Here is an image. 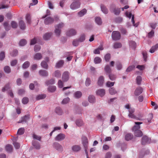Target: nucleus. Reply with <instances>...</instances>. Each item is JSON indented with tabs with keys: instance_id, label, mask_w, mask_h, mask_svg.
I'll return each instance as SVG.
<instances>
[{
	"instance_id": "1",
	"label": "nucleus",
	"mask_w": 158,
	"mask_h": 158,
	"mask_svg": "<svg viewBox=\"0 0 158 158\" xmlns=\"http://www.w3.org/2000/svg\"><path fill=\"white\" fill-rule=\"evenodd\" d=\"M142 123V122H135V124L136 125H135L133 127L132 130L134 132V135L136 137H141L143 135L142 132L139 130L140 128L139 125Z\"/></svg>"
},
{
	"instance_id": "2",
	"label": "nucleus",
	"mask_w": 158,
	"mask_h": 158,
	"mask_svg": "<svg viewBox=\"0 0 158 158\" xmlns=\"http://www.w3.org/2000/svg\"><path fill=\"white\" fill-rule=\"evenodd\" d=\"M64 26V24L61 23L55 27V33L57 36H60L61 33L60 29L63 27Z\"/></svg>"
},
{
	"instance_id": "3",
	"label": "nucleus",
	"mask_w": 158,
	"mask_h": 158,
	"mask_svg": "<svg viewBox=\"0 0 158 158\" xmlns=\"http://www.w3.org/2000/svg\"><path fill=\"white\" fill-rule=\"evenodd\" d=\"M135 110L133 108H130L128 110L129 114H128V116L130 118H133L137 120H140V119L139 117H137L134 114V113L135 112Z\"/></svg>"
},
{
	"instance_id": "4",
	"label": "nucleus",
	"mask_w": 158,
	"mask_h": 158,
	"mask_svg": "<svg viewBox=\"0 0 158 158\" xmlns=\"http://www.w3.org/2000/svg\"><path fill=\"white\" fill-rule=\"evenodd\" d=\"M111 36L113 40H119L120 38V32L118 31H114L112 33Z\"/></svg>"
},
{
	"instance_id": "5",
	"label": "nucleus",
	"mask_w": 158,
	"mask_h": 158,
	"mask_svg": "<svg viewBox=\"0 0 158 158\" xmlns=\"http://www.w3.org/2000/svg\"><path fill=\"white\" fill-rule=\"evenodd\" d=\"M82 143L85 148V150L86 152V150L88 148V140L87 138L85 136L82 137Z\"/></svg>"
},
{
	"instance_id": "6",
	"label": "nucleus",
	"mask_w": 158,
	"mask_h": 158,
	"mask_svg": "<svg viewBox=\"0 0 158 158\" xmlns=\"http://www.w3.org/2000/svg\"><path fill=\"white\" fill-rule=\"evenodd\" d=\"M80 3L79 2H73L70 5V8L73 10L76 9L80 7Z\"/></svg>"
},
{
	"instance_id": "7",
	"label": "nucleus",
	"mask_w": 158,
	"mask_h": 158,
	"mask_svg": "<svg viewBox=\"0 0 158 158\" xmlns=\"http://www.w3.org/2000/svg\"><path fill=\"white\" fill-rule=\"evenodd\" d=\"M53 146L54 148L58 151H63V148L62 146L57 142L54 143Z\"/></svg>"
},
{
	"instance_id": "8",
	"label": "nucleus",
	"mask_w": 158,
	"mask_h": 158,
	"mask_svg": "<svg viewBox=\"0 0 158 158\" xmlns=\"http://www.w3.org/2000/svg\"><path fill=\"white\" fill-rule=\"evenodd\" d=\"M69 73L68 72H64L62 75V78L63 81L64 82H66L69 79Z\"/></svg>"
},
{
	"instance_id": "9",
	"label": "nucleus",
	"mask_w": 158,
	"mask_h": 158,
	"mask_svg": "<svg viewBox=\"0 0 158 158\" xmlns=\"http://www.w3.org/2000/svg\"><path fill=\"white\" fill-rule=\"evenodd\" d=\"M77 32L76 31L73 29L68 30L66 32V35L70 37L76 35Z\"/></svg>"
},
{
	"instance_id": "10",
	"label": "nucleus",
	"mask_w": 158,
	"mask_h": 158,
	"mask_svg": "<svg viewBox=\"0 0 158 158\" xmlns=\"http://www.w3.org/2000/svg\"><path fill=\"white\" fill-rule=\"evenodd\" d=\"M54 21L53 18L51 17H48L45 19L44 23L45 24L48 25L53 23Z\"/></svg>"
},
{
	"instance_id": "11",
	"label": "nucleus",
	"mask_w": 158,
	"mask_h": 158,
	"mask_svg": "<svg viewBox=\"0 0 158 158\" xmlns=\"http://www.w3.org/2000/svg\"><path fill=\"white\" fill-rule=\"evenodd\" d=\"M143 88L140 87H137L134 92V94L135 96H137L143 92Z\"/></svg>"
},
{
	"instance_id": "12",
	"label": "nucleus",
	"mask_w": 158,
	"mask_h": 158,
	"mask_svg": "<svg viewBox=\"0 0 158 158\" xmlns=\"http://www.w3.org/2000/svg\"><path fill=\"white\" fill-rule=\"evenodd\" d=\"M65 138V135L64 134L62 133L58 135L55 137V140L57 141H60L63 140Z\"/></svg>"
},
{
	"instance_id": "13",
	"label": "nucleus",
	"mask_w": 158,
	"mask_h": 158,
	"mask_svg": "<svg viewBox=\"0 0 158 158\" xmlns=\"http://www.w3.org/2000/svg\"><path fill=\"white\" fill-rule=\"evenodd\" d=\"M150 140V139L147 136H144L142 137V144L143 145H145L146 143H149Z\"/></svg>"
},
{
	"instance_id": "14",
	"label": "nucleus",
	"mask_w": 158,
	"mask_h": 158,
	"mask_svg": "<svg viewBox=\"0 0 158 158\" xmlns=\"http://www.w3.org/2000/svg\"><path fill=\"white\" fill-rule=\"evenodd\" d=\"M39 73L40 75L43 77H47L48 75V72L47 71L42 69L39 71Z\"/></svg>"
},
{
	"instance_id": "15",
	"label": "nucleus",
	"mask_w": 158,
	"mask_h": 158,
	"mask_svg": "<svg viewBox=\"0 0 158 158\" xmlns=\"http://www.w3.org/2000/svg\"><path fill=\"white\" fill-rule=\"evenodd\" d=\"M76 125L78 127H81L84 125V123L81 119H77L75 122Z\"/></svg>"
},
{
	"instance_id": "16",
	"label": "nucleus",
	"mask_w": 158,
	"mask_h": 158,
	"mask_svg": "<svg viewBox=\"0 0 158 158\" xmlns=\"http://www.w3.org/2000/svg\"><path fill=\"white\" fill-rule=\"evenodd\" d=\"M32 145L34 148L37 149H39L40 148V143L35 141L33 140L32 142Z\"/></svg>"
},
{
	"instance_id": "17",
	"label": "nucleus",
	"mask_w": 158,
	"mask_h": 158,
	"mask_svg": "<svg viewBox=\"0 0 158 158\" xmlns=\"http://www.w3.org/2000/svg\"><path fill=\"white\" fill-rule=\"evenodd\" d=\"M97 94L101 97L103 96L105 94V91L104 89H101L98 90L97 91Z\"/></svg>"
},
{
	"instance_id": "18",
	"label": "nucleus",
	"mask_w": 158,
	"mask_h": 158,
	"mask_svg": "<svg viewBox=\"0 0 158 158\" xmlns=\"http://www.w3.org/2000/svg\"><path fill=\"white\" fill-rule=\"evenodd\" d=\"M29 117L28 116L25 115L22 117L21 120H19L18 122L19 123H22L23 122H26L27 120L29 119Z\"/></svg>"
},
{
	"instance_id": "19",
	"label": "nucleus",
	"mask_w": 158,
	"mask_h": 158,
	"mask_svg": "<svg viewBox=\"0 0 158 158\" xmlns=\"http://www.w3.org/2000/svg\"><path fill=\"white\" fill-rule=\"evenodd\" d=\"M104 81V77L103 76H101L98 78V85L100 86L102 85Z\"/></svg>"
},
{
	"instance_id": "20",
	"label": "nucleus",
	"mask_w": 158,
	"mask_h": 158,
	"mask_svg": "<svg viewBox=\"0 0 158 158\" xmlns=\"http://www.w3.org/2000/svg\"><path fill=\"white\" fill-rule=\"evenodd\" d=\"M110 10L112 12L114 13L115 15H118L120 12V8L116 9L114 8L113 9L111 8Z\"/></svg>"
},
{
	"instance_id": "21",
	"label": "nucleus",
	"mask_w": 158,
	"mask_h": 158,
	"mask_svg": "<svg viewBox=\"0 0 158 158\" xmlns=\"http://www.w3.org/2000/svg\"><path fill=\"white\" fill-rule=\"evenodd\" d=\"M6 150L7 152H11L13 150V147L11 145L7 144L6 146Z\"/></svg>"
},
{
	"instance_id": "22",
	"label": "nucleus",
	"mask_w": 158,
	"mask_h": 158,
	"mask_svg": "<svg viewBox=\"0 0 158 158\" xmlns=\"http://www.w3.org/2000/svg\"><path fill=\"white\" fill-rule=\"evenodd\" d=\"M42 58V56L40 53H36L34 57V59L35 60H40Z\"/></svg>"
},
{
	"instance_id": "23",
	"label": "nucleus",
	"mask_w": 158,
	"mask_h": 158,
	"mask_svg": "<svg viewBox=\"0 0 158 158\" xmlns=\"http://www.w3.org/2000/svg\"><path fill=\"white\" fill-rule=\"evenodd\" d=\"M104 70L107 74L110 73L111 72V69L110 66L108 65H106L104 68Z\"/></svg>"
},
{
	"instance_id": "24",
	"label": "nucleus",
	"mask_w": 158,
	"mask_h": 158,
	"mask_svg": "<svg viewBox=\"0 0 158 158\" xmlns=\"http://www.w3.org/2000/svg\"><path fill=\"white\" fill-rule=\"evenodd\" d=\"M19 25L21 29L23 30L25 29L26 27L25 24L23 21L20 20L19 22Z\"/></svg>"
},
{
	"instance_id": "25",
	"label": "nucleus",
	"mask_w": 158,
	"mask_h": 158,
	"mask_svg": "<svg viewBox=\"0 0 158 158\" xmlns=\"http://www.w3.org/2000/svg\"><path fill=\"white\" fill-rule=\"evenodd\" d=\"M158 48V44H156L154 46L152 47L150 50V52L151 53H154Z\"/></svg>"
},
{
	"instance_id": "26",
	"label": "nucleus",
	"mask_w": 158,
	"mask_h": 158,
	"mask_svg": "<svg viewBox=\"0 0 158 158\" xmlns=\"http://www.w3.org/2000/svg\"><path fill=\"white\" fill-rule=\"evenodd\" d=\"M86 12V10L85 9H84L78 13V15L80 17H82L85 14Z\"/></svg>"
},
{
	"instance_id": "27",
	"label": "nucleus",
	"mask_w": 158,
	"mask_h": 158,
	"mask_svg": "<svg viewBox=\"0 0 158 158\" xmlns=\"http://www.w3.org/2000/svg\"><path fill=\"white\" fill-rule=\"evenodd\" d=\"M133 137V135L131 133H128L125 136V139L127 141H129L131 140Z\"/></svg>"
},
{
	"instance_id": "28",
	"label": "nucleus",
	"mask_w": 158,
	"mask_h": 158,
	"mask_svg": "<svg viewBox=\"0 0 158 158\" xmlns=\"http://www.w3.org/2000/svg\"><path fill=\"white\" fill-rule=\"evenodd\" d=\"M101 8L102 12L105 14H107L108 13V10L106 7L102 4L101 5Z\"/></svg>"
},
{
	"instance_id": "29",
	"label": "nucleus",
	"mask_w": 158,
	"mask_h": 158,
	"mask_svg": "<svg viewBox=\"0 0 158 158\" xmlns=\"http://www.w3.org/2000/svg\"><path fill=\"white\" fill-rule=\"evenodd\" d=\"M81 147L79 145H75L72 146V149L74 152H78L80 151L81 149Z\"/></svg>"
},
{
	"instance_id": "30",
	"label": "nucleus",
	"mask_w": 158,
	"mask_h": 158,
	"mask_svg": "<svg viewBox=\"0 0 158 158\" xmlns=\"http://www.w3.org/2000/svg\"><path fill=\"white\" fill-rule=\"evenodd\" d=\"M52 34L51 33H45L43 36V38L45 40H48L51 36Z\"/></svg>"
},
{
	"instance_id": "31",
	"label": "nucleus",
	"mask_w": 158,
	"mask_h": 158,
	"mask_svg": "<svg viewBox=\"0 0 158 158\" xmlns=\"http://www.w3.org/2000/svg\"><path fill=\"white\" fill-rule=\"evenodd\" d=\"M56 113L58 115H61L63 113V111L61 109L60 107H56L55 110Z\"/></svg>"
},
{
	"instance_id": "32",
	"label": "nucleus",
	"mask_w": 158,
	"mask_h": 158,
	"mask_svg": "<svg viewBox=\"0 0 158 158\" xmlns=\"http://www.w3.org/2000/svg\"><path fill=\"white\" fill-rule=\"evenodd\" d=\"M61 73L59 70H57L55 71L53 76L57 78H59L60 77Z\"/></svg>"
},
{
	"instance_id": "33",
	"label": "nucleus",
	"mask_w": 158,
	"mask_h": 158,
	"mask_svg": "<svg viewBox=\"0 0 158 158\" xmlns=\"http://www.w3.org/2000/svg\"><path fill=\"white\" fill-rule=\"evenodd\" d=\"M88 100L89 102L92 103H94L95 102V98L94 96L89 95L88 97Z\"/></svg>"
},
{
	"instance_id": "34",
	"label": "nucleus",
	"mask_w": 158,
	"mask_h": 158,
	"mask_svg": "<svg viewBox=\"0 0 158 158\" xmlns=\"http://www.w3.org/2000/svg\"><path fill=\"white\" fill-rule=\"evenodd\" d=\"M55 81L54 79H52L49 80L45 82V84L47 85L53 84L55 83Z\"/></svg>"
},
{
	"instance_id": "35",
	"label": "nucleus",
	"mask_w": 158,
	"mask_h": 158,
	"mask_svg": "<svg viewBox=\"0 0 158 158\" xmlns=\"http://www.w3.org/2000/svg\"><path fill=\"white\" fill-rule=\"evenodd\" d=\"M109 91L111 95H114L117 93V91L113 87L110 88L109 89Z\"/></svg>"
},
{
	"instance_id": "36",
	"label": "nucleus",
	"mask_w": 158,
	"mask_h": 158,
	"mask_svg": "<svg viewBox=\"0 0 158 158\" xmlns=\"http://www.w3.org/2000/svg\"><path fill=\"white\" fill-rule=\"evenodd\" d=\"M130 47L133 49H135L136 47V44L135 42L133 41H130L129 42Z\"/></svg>"
},
{
	"instance_id": "37",
	"label": "nucleus",
	"mask_w": 158,
	"mask_h": 158,
	"mask_svg": "<svg viewBox=\"0 0 158 158\" xmlns=\"http://www.w3.org/2000/svg\"><path fill=\"white\" fill-rule=\"evenodd\" d=\"M56 89V87L55 86H49L48 88V90L51 92H54Z\"/></svg>"
},
{
	"instance_id": "38",
	"label": "nucleus",
	"mask_w": 158,
	"mask_h": 158,
	"mask_svg": "<svg viewBox=\"0 0 158 158\" xmlns=\"http://www.w3.org/2000/svg\"><path fill=\"white\" fill-rule=\"evenodd\" d=\"M74 96L76 98H80L82 95V94L81 92L79 91H77L75 93Z\"/></svg>"
},
{
	"instance_id": "39",
	"label": "nucleus",
	"mask_w": 158,
	"mask_h": 158,
	"mask_svg": "<svg viewBox=\"0 0 158 158\" xmlns=\"http://www.w3.org/2000/svg\"><path fill=\"white\" fill-rule=\"evenodd\" d=\"M108 75L109 79L111 81L115 80L116 78V76L113 74L110 73Z\"/></svg>"
},
{
	"instance_id": "40",
	"label": "nucleus",
	"mask_w": 158,
	"mask_h": 158,
	"mask_svg": "<svg viewBox=\"0 0 158 158\" xmlns=\"http://www.w3.org/2000/svg\"><path fill=\"white\" fill-rule=\"evenodd\" d=\"M26 19L27 23L29 24L31 23V17L29 14H27L26 16Z\"/></svg>"
},
{
	"instance_id": "41",
	"label": "nucleus",
	"mask_w": 158,
	"mask_h": 158,
	"mask_svg": "<svg viewBox=\"0 0 158 158\" xmlns=\"http://www.w3.org/2000/svg\"><path fill=\"white\" fill-rule=\"evenodd\" d=\"M64 63V61L63 60H60L56 63V67L58 68H59L62 66L63 65Z\"/></svg>"
},
{
	"instance_id": "42",
	"label": "nucleus",
	"mask_w": 158,
	"mask_h": 158,
	"mask_svg": "<svg viewBox=\"0 0 158 158\" xmlns=\"http://www.w3.org/2000/svg\"><path fill=\"white\" fill-rule=\"evenodd\" d=\"M95 21L96 23L99 25H101L102 23L101 19L99 17H96L95 18Z\"/></svg>"
},
{
	"instance_id": "43",
	"label": "nucleus",
	"mask_w": 158,
	"mask_h": 158,
	"mask_svg": "<svg viewBox=\"0 0 158 158\" xmlns=\"http://www.w3.org/2000/svg\"><path fill=\"white\" fill-rule=\"evenodd\" d=\"M41 65L42 68L45 69H48V65L46 62L44 61H42L41 63Z\"/></svg>"
},
{
	"instance_id": "44",
	"label": "nucleus",
	"mask_w": 158,
	"mask_h": 158,
	"mask_svg": "<svg viewBox=\"0 0 158 158\" xmlns=\"http://www.w3.org/2000/svg\"><path fill=\"white\" fill-rule=\"evenodd\" d=\"M114 21L116 23H121L123 21V18L120 17H118L115 18L114 19Z\"/></svg>"
},
{
	"instance_id": "45",
	"label": "nucleus",
	"mask_w": 158,
	"mask_h": 158,
	"mask_svg": "<svg viewBox=\"0 0 158 158\" xmlns=\"http://www.w3.org/2000/svg\"><path fill=\"white\" fill-rule=\"evenodd\" d=\"M46 95L45 94H42L38 95L36 97V99L37 100H39L41 99H43L45 98Z\"/></svg>"
},
{
	"instance_id": "46",
	"label": "nucleus",
	"mask_w": 158,
	"mask_h": 158,
	"mask_svg": "<svg viewBox=\"0 0 158 158\" xmlns=\"http://www.w3.org/2000/svg\"><path fill=\"white\" fill-rule=\"evenodd\" d=\"M122 44L120 43L116 42L115 43L114 45V48H118L121 47Z\"/></svg>"
},
{
	"instance_id": "47",
	"label": "nucleus",
	"mask_w": 158,
	"mask_h": 158,
	"mask_svg": "<svg viewBox=\"0 0 158 158\" xmlns=\"http://www.w3.org/2000/svg\"><path fill=\"white\" fill-rule=\"evenodd\" d=\"M80 42H82L85 40V35L84 34L81 35L79 38L78 39Z\"/></svg>"
},
{
	"instance_id": "48",
	"label": "nucleus",
	"mask_w": 158,
	"mask_h": 158,
	"mask_svg": "<svg viewBox=\"0 0 158 158\" xmlns=\"http://www.w3.org/2000/svg\"><path fill=\"white\" fill-rule=\"evenodd\" d=\"M116 66L118 70H120L122 68V65L119 62H117L116 63Z\"/></svg>"
},
{
	"instance_id": "49",
	"label": "nucleus",
	"mask_w": 158,
	"mask_h": 158,
	"mask_svg": "<svg viewBox=\"0 0 158 158\" xmlns=\"http://www.w3.org/2000/svg\"><path fill=\"white\" fill-rule=\"evenodd\" d=\"M4 69L5 72L8 73H10L11 72L10 68L8 66H5L4 68Z\"/></svg>"
},
{
	"instance_id": "50",
	"label": "nucleus",
	"mask_w": 158,
	"mask_h": 158,
	"mask_svg": "<svg viewBox=\"0 0 158 158\" xmlns=\"http://www.w3.org/2000/svg\"><path fill=\"white\" fill-rule=\"evenodd\" d=\"M30 63L28 61H26L25 62L23 65V69H26L30 65Z\"/></svg>"
},
{
	"instance_id": "51",
	"label": "nucleus",
	"mask_w": 158,
	"mask_h": 158,
	"mask_svg": "<svg viewBox=\"0 0 158 158\" xmlns=\"http://www.w3.org/2000/svg\"><path fill=\"white\" fill-rule=\"evenodd\" d=\"M24 132V128H20L18 130L17 134L19 135L23 134Z\"/></svg>"
},
{
	"instance_id": "52",
	"label": "nucleus",
	"mask_w": 158,
	"mask_h": 158,
	"mask_svg": "<svg viewBox=\"0 0 158 158\" xmlns=\"http://www.w3.org/2000/svg\"><path fill=\"white\" fill-rule=\"evenodd\" d=\"M94 61L95 64H98L101 62L102 60L99 57H97L94 59Z\"/></svg>"
},
{
	"instance_id": "53",
	"label": "nucleus",
	"mask_w": 158,
	"mask_h": 158,
	"mask_svg": "<svg viewBox=\"0 0 158 158\" xmlns=\"http://www.w3.org/2000/svg\"><path fill=\"white\" fill-rule=\"evenodd\" d=\"M26 43V40L24 39H23L20 41L19 43V44L20 46H23L25 45Z\"/></svg>"
},
{
	"instance_id": "54",
	"label": "nucleus",
	"mask_w": 158,
	"mask_h": 158,
	"mask_svg": "<svg viewBox=\"0 0 158 158\" xmlns=\"http://www.w3.org/2000/svg\"><path fill=\"white\" fill-rule=\"evenodd\" d=\"M79 41L78 39H75L73 41V44L74 46H77L78 45Z\"/></svg>"
},
{
	"instance_id": "55",
	"label": "nucleus",
	"mask_w": 158,
	"mask_h": 158,
	"mask_svg": "<svg viewBox=\"0 0 158 158\" xmlns=\"http://www.w3.org/2000/svg\"><path fill=\"white\" fill-rule=\"evenodd\" d=\"M135 66L134 65H132L129 66L127 69L126 71L127 72H129L133 70L135 68Z\"/></svg>"
},
{
	"instance_id": "56",
	"label": "nucleus",
	"mask_w": 158,
	"mask_h": 158,
	"mask_svg": "<svg viewBox=\"0 0 158 158\" xmlns=\"http://www.w3.org/2000/svg\"><path fill=\"white\" fill-rule=\"evenodd\" d=\"M134 15H133L132 17L131 18V21L133 23V25L135 27H138V26L139 25V23H135V22L134 20Z\"/></svg>"
},
{
	"instance_id": "57",
	"label": "nucleus",
	"mask_w": 158,
	"mask_h": 158,
	"mask_svg": "<svg viewBox=\"0 0 158 158\" xmlns=\"http://www.w3.org/2000/svg\"><path fill=\"white\" fill-rule=\"evenodd\" d=\"M70 101V99L69 98L67 97L64 98L62 102L63 104H66L68 103Z\"/></svg>"
},
{
	"instance_id": "58",
	"label": "nucleus",
	"mask_w": 158,
	"mask_h": 158,
	"mask_svg": "<svg viewBox=\"0 0 158 158\" xmlns=\"http://www.w3.org/2000/svg\"><path fill=\"white\" fill-rule=\"evenodd\" d=\"M5 57V52L2 51L0 53V60L2 61L4 60Z\"/></svg>"
},
{
	"instance_id": "59",
	"label": "nucleus",
	"mask_w": 158,
	"mask_h": 158,
	"mask_svg": "<svg viewBox=\"0 0 158 158\" xmlns=\"http://www.w3.org/2000/svg\"><path fill=\"white\" fill-rule=\"evenodd\" d=\"M11 25L12 27L14 28H16L18 26L17 23L15 21H12L11 22Z\"/></svg>"
},
{
	"instance_id": "60",
	"label": "nucleus",
	"mask_w": 158,
	"mask_h": 158,
	"mask_svg": "<svg viewBox=\"0 0 158 158\" xmlns=\"http://www.w3.org/2000/svg\"><path fill=\"white\" fill-rule=\"evenodd\" d=\"M18 52L17 50H14L13 51L10 53V54L12 56H15L18 55Z\"/></svg>"
},
{
	"instance_id": "61",
	"label": "nucleus",
	"mask_w": 158,
	"mask_h": 158,
	"mask_svg": "<svg viewBox=\"0 0 158 158\" xmlns=\"http://www.w3.org/2000/svg\"><path fill=\"white\" fill-rule=\"evenodd\" d=\"M28 98L27 97H24L22 100V102L24 104H27L28 102Z\"/></svg>"
},
{
	"instance_id": "62",
	"label": "nucleus",
	"mask_w": 158,
	"mask_h": 158,
	"mask_svg": "<svg viewBox=\"0 0 158 158\" xmlns=\"http://www.w3.org/2000/svg\"><path fill=\"white\" fill-rule=\"evenodd\" d=\"M114 84V82H111L110 81H108L106 83V85L108 87H110L113 86Z\"/></svg>"
},
{
	"instance_id": "63",
	"label": "nucleus",
	"mask_w": 158,
	"mask_h": 158,
	"mask_svg": "<svg viewBox=\"0 0 158 158\" xmlns=\"http://www.w3.org/2000/svg\"><path fill=\"white\" fill-rule=\"evenodd\" d=\"M142 81V77L141 76H138L136 78V82L138 85L140 84Z\"/></svg>"
},
{
	"instance_id": "64",
	"label": "nucleus",
	"mask_w": 158,
	"mask_h": 158,
	"mask_svg": "<svg viewBox=\"0 0 158 158\" xmlns=\"http://www.w3.org/2000/svg\"><path fill=\"white\" fill-rule=\"evenodd\" d=\"M10 88V84H8L6 85L2 89V92H4L6 90H8Z\"/></svg>"
}]
</instances>
